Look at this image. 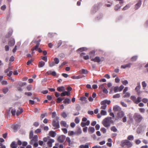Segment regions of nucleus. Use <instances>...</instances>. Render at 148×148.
<instances>
[{"instance_id":"obj_1","label":"nucleus","mask_w":148,"mask_h":148,"mask_svg":"<svg viewBox=\"0 0 148 148\" xmlns=\"http://www.w3.org/2000/svg\"><path fill=\"white\" fill-rule=\"evenodd\" d=\"M113 122L111 117H107L103 120L102 123L103 126L106 127H108L110 126L111 123Z\"/></svg>"},{"instance_id":"obj_2","label":"nucleus","mask_w":148,"mask_h":148,"mask_svg":"<svg viewBox=\"0 0 148 148\" xmlns=\"http://www.w3.org/2000/svg\"><path fill=\"white\" fill-rule=\"evenodd\" d=\"M133 118L136 122L138 123L140 122L143 119L141 115L138 113H135L134 114Z\"/></svg>"},{"instance_id":"obj_3","label":"nucleus","mask_w":148,"mask_h":148,"mask_svg":"<svg viewBox=\"0 0 148 148\" xmlns=\"http://www.w3.org/2000/svg\"><path fill=\"white\" fill-rule=\"evenodd\" d=\"M110 103V101L109 100H105L101 102V105H102L100 108L101 109L105 110L106 109L107 105L106 104H109Z\"/></svg>"},{"instance_id":"obj_4","label":"nucleus","mask_w":148,"mask_h":148,"mask_svg":"<svg viewBox=\"0 0 148 148\" xmlns=\"http://www.w3.org/2000/svg\"><path fill=\"white\" fill-rule=\"evenodd\" d=\"M52 125L55 127L54 129H55L60 128L59 122L58 120L56 121L54 119L53 120L52 122Z\"/></svg>"},{"instance_id":"obj_5","label":"nucleus","mask_w":148,"mask_h":148,"mask_svg":"<svg viewBox=\"0 0 148 148\" xmlns=\"http://www.w3.org/2000/svg\"><path fill=\"white\" fill-rule=\"evenodd\" d=\"M38 137L37 135H35L32 138L31 140H30L29 143L31 145H32L34 144V142H37L38 141Z\"/></svg>"},{"instance_id":"obj_6","label":"nucleus","mask_w":148,"mask_h":148,"mask_svg":"<svg viewBox=\"0 0 148 148\" xmlns=\"http://www.w3.org/2000/svg\"><path fill=\"white\" fill-rule=\"evenodd\" d=\"M65 136L63 135H62L60 136L58 138V141L60 143H62L64 142L65 139Z\"/></svg>"},{"instance_id":"obj_7","label":"nucleus","mask_w":148,"mask_h":148,"mask_svg":"<svg viewBox=\"0 0 148 148\" xmlns=\"http://www.w3.org/2000/svg\"><path fill=\"white\" fill-rule=\"evenodd\" d=\"M125 115L124 112L121 110L117 113L118 117L119 118H121L124 116Z\"/></svg>"},{"instance_id":"obj_8","label":"nucleus","mask_w":148,"mask_h":148,"mask_svg":"<svg viewBox=\"0 0 148 148\" xmlns=\"http://www.w3.org/2000/svg\"><path fill=\"white\" fill-rule=\"evenodd\" d=\"M60 124L62 127L66 128H68L69 127V125L67 124L66 123L65 121H61L60 122Z\"/></svg>"},{"instance_id":"obj_9","label":"nucleus","mask_w":148,"mask_h":148,"mask_svg":"<svg viewBox=\"0 0 148 148\" xmlns=\"http://www.w3.org/2000/svg\"><path fill=\"white\" fill-rule=\"evenodd\" d=\"M70 93L68 92L65 91H63V92L60 94V96L61 97H64L66 95L69 96L70 95Z\"/></svg>"},{"instance_id":"obj_10","label":"nucleus","mask_w":148,"mask_h":148,"mask_svg":"<svg viewBox=\"0 0 148 148\" xmlns=\"http://www.w3.org/2000/svg\"><path fill=\"white\" fill-rule=\"evenodd\" d=\"M91 60L94 62H97L99 63L101 61V59L99 57L97 56L94 58H91Z\"/></svg>"},{"instance_id":"obj_11","label":"nucleus","mask_w":148,"mask_h":148,"mask_svg":"<svg viewBox=\"0 0 148 148\" xmlns=\"http://www.w3.org/2000/svg\"><path fill=\"white\" fill-rule=\"evenodd\" d=\"M113 110L115 112H119L121 110V109L119 106H115L114 107Z\"/></svg>"},{"instance_id":"obj_12","label":"nucleus","mask_w":148,"mask_h":148,"mask_svg":"<svg viewBox=\"0 0 148 148\" xmlns=\"http://www.w3.org/2000/svg\"><path fill=\"white\" fill-rule=\"evenodd\" d=\"M141 4V1L139 0L138 3L135 5V9L136 10L138 9L140 6Z\"/></svg>"},{"instance_id":"obj_13","label":"nucleus","mask_w":148,"mask_h":148,"mask_svg":"<svg viewBox=\"0 0 148 148\" xmlns=\"http://www.w3.org/2000/svg\"><path fill=\"white\" fill-rule=\"evenodd\" d=\"M54 142V140L51 139L49 140L47 143L48 147H52V143Z\"/></svg>"},{"instance_id":"obj_14","label":"nucleus","mask_w":148,"mask_h":148,"mask_svg":"<svg viewBox=\"0 0 148 148\" xmlns=\"http://www.w3.org/2000/svg\"><path fill=\"white\" fill-rule=\"evenodd\" d=\"M132 64L131 63H129L127 64H125L123 65H121V68L125 69L126 68H130L131 67V65Z\"/></svg>"},{"instance_id":"obj_15","label":"nucleus","mask_w":148,"mask_h":148,"mask_svg":"<svg viewBox=\"0 0 148 148\" xmlns=\"http://www.w3.org/2000/svg\"><path fill=\"white\" fill-rule=\"evenodd\" d=\"M17 144H16L15 141H13L11 144L10 146L11 148H17Z\"/></svg>"},{"instance_id":"obj_16","label":"nucleus","mask_w":148,"mask_h":148,"mask_svg":"<svg viewBox=\"0 0 148 148\" xmlns=\"http://www.w3.org/2000/svg\"><path fill=\"white\" fill-rule=\"evenodd\" d=\"M71 102L70 99L66 98L63 101V103L66 104H69Z\"/></svg>"},{"instance_id":"obj_17","label":"nucleus","mask_w":148,"mask_h":148,"mask_svg":"<svg viewBox=\"0 0 148 148\" xmlns=\"http://www.w3.org/2000/svg\"><path fill=\"white\" fill-rule=\"evenodd\" d=\"M127 140H122L121 141V145L122 147H124V146L126 145L127 142Z\"/></svg>"},{"instance_id":"obj_18","label":"nucleus","mask_w":148,"mask_h":148,"mask_svg":"<svg viewBox=\"0 0 148 148\" xmlns=\"http://www.w3.org/2000/svg\"><path fill=\"white\" fill-rule=\"evenodd\" d=\"M57 89V90L60 92H63L65 90L64 87L62 86L58 87Z\"/></svg>"},{"instance_id":"obj_19","label":"nucleus","mask_w":148,"mask_h":148,"mask_svg":"<svg viewBox=\"0 0 148 148\" xmlns=\"http://www.w3.org/2000/svg\"><path fill=\"white\" fill-rule=\"evenodd\" d=\"M79 148H89L88 144L86 143L85 145H81L79 146Z\"/></svg>"},{"instance_id":"obj_20","label":"nucleus","mask_w":148,"mask_h":148,"mask_svg":"<svg viewBox=\"0 0 148 148\" xmlns=\"http://www.w3.org/2000/svg\"><path fill=\"white\" fill-rule=\"evenodd\" d=\"M23 112V110L22 108H19L16 112V115L18 116Z\"/></svg>"},{"instance_id":"obj_21","label":"nucleus","mask_w":148,"mask_h":148,"mask_svg":"<svg viewBox=\"0 0 148 148\" xmlns=\"http://www.w3.org/2000/svg\"><path fill=\"white\" fill-rule=\"evenodd\" d=\"M45 64V63L42 61H41L39 62L38 64V66L39 67H43Z\"/></svg>"},{"instance_id":"obj_22","label":"nucleus","mask_w":148,"mask_h":148,"mask_svg":"<svg viewBox=\"0 0 148 148\" xmlns=\"http://www.w3.org/2000/svg\"><path fill=\"white\" fill-rule=\"evenodd\" d=\"M14 41L13 40H10L8 42V44L10 46H13L14 45Z\"/></svg>"},{"instance_id":"obj_23","label":"nucleus","mask_w":148,"mask_h":148,"mask_svg":"<svg viewBox=\"0 0 148 148\" xmlns=\"http://www.w3.org/2000/svg\"><path fill=\"white\" fill-rule=\"evenodd\" d=\"M49 134L50 136L52 137H54L56 135L55 132L53 131H51L49 132Z\"/></svg>"},{"instance_id":"obj_24","label":"nucleus","mask_w":148,"mask_h":148,"mask_svg":"<svg viewBox=\"0 0 148 148\" xmlns=\"http://www.w3.org/2000/svg\"><path fill=\"white\" fill-rule=\"evenodd\" d=\"M95 53V51H92L90 52L89 53L90 55V58H91L93 57L94 56Z\"/></svg>"},{"instance_id":"obj_25","label":"nucleus","mask_w":148,"mask_h":148,"mask_svg":"<svg viewBox=\"0 0 148 148\" xmlns=\"http://www.w3.org/2000/svg\"><path fill=\"white\" fill-rule=\"evenodd\" d=\"M80 100L82 101H84L85 103H87L88 102L87 98L84 97H80Z\"/></svg>"},{"instance_id":"obj_26","label":"nucleus","mask_w":148,"mask_h":148,"mask_svg":"<svg viewBox=\"0 0 148 148\" xmlns=\"http://www.w3.org/2000/svg\"><path fill=\"white\" fill-rule=\"evenodd\" d=\"M95 130L93 127H89L88 128V131L91 132L92 133H93L95 131Z\"/></svg>"},{"instance_id":"obj_27","label":"nucleus","mask_w":148,"mask_h":148,"mask_svg":"<svg viewBox=\"0 0 148 148\" xmlns=\"http://www.w3.org/2000/svg\"><path fill=\"white\" fill-rule=\"evenodd\" d=\"M141 97H137V99L136 100L135 103L138 104L141 101Z\"/></svg>"},{"instance_id":"obj_28","label":"nucleus","mask_w":148,"mask_h":148,"mask_svg":"<svg viewBox=\"0 0 148 148\" xmlns=\"http://www.w3.org/2000/svg\"><path fill=\"white\" fill-rule=\"evenodd\" d=\"M82 130L81 129L79 128L77 130V132L75 133V134H76L77 135H79L80 134L82 133Z\"/></svg>"},{"instance_id":"obj_29","label":"nucleus","mask_w":148,"mask_h":148,"mask_svg":"<svg viewBox=\"0 0 148 148\" xmlns=\"http://www.w3.org/2000/svg\"><path fill=\"white\" fill-rule=\"evenodd\" d=\"M132 143L129 140H127V142L126 145L128 147H130L132 146Z\"/></svg>"},{"instance_id":"obj_30","label":"nucleus","mask_w":148,"mask_h":148,"mask_svg":"<svg viewBox=\"0 0 148 148\" xmlns=\"http://www.w3.org/2000/svg\"><path fill=\"white\" fill-rule=\"evenodd\" d=\"M26 84V83L25 82H20L18 83V85H19L21 87L25 85Z\"/></svg>"},{"instance_id":"obj_31","label":"nucleus","mask_w":148,"mask_h":148,"mask_svg":"<svg viewBox=\"0 0 148 148\" xmlns=\"http://www.w3.org/2000/svg\"><path fill=\"white\" fill-rule=\"evenodd\" d=\"M125 95L123 96L124 98H128L130 97V94L128 92H125Z\"/></svg>"},{"instance_id":"obj_32","label":"nucleus","mask_w":148,"mask_h":148,"mask_svg":"<svg viewBox=\"0 0 148 148\" xmlns=\"http://www.w3.org/2000/svg\"><path fill=\"white\" fill-rule=\"evenodd\" d=\"M111 131L114 132H116L117 131V129L115 126H112L111 127Z\"/></svg>"},{"instance_id":"obj_33","label":"nucleus","mask_w":148,"mask_h":148,"mask_svg":"<svg viewBox=\"0 0 148 148\" xmlns=\"http://www.w3.org/2000/svg\"><path fill=\"white\" fill-rule=\"evenodd\" d=\"M54 63L55 64H58L59 62V60L57 58H56L54 59Z\"/></svg>"},{"instance_id":"obj_34","label":"nucleus","mask_w":148,"mask_h":148,"mask_svg":"<svg viewBox=\"0 0 148 148\" xmlns=\"http://www.w3.org/2000/svg\"><path fill=\"white\" fill-rule=\"evenodd\" d=\"M87 49V48L85 47H82L79 49L77 50L78 51H85Z\"/></svg>"},{"instance_id":"obj_35","label":"nucleus","mask_w":148,"mask_h":148,"mask_svg":"<svg viewBox=\"0 0 148 148\" xmlns=\"http://www.w3.org/2000/svg\"><path fill=\"white\" fill-rule=\"evenodd\" d=\"M100 114L101 115H106L107 112L106 111L102 110L101 111Z\"/></svg>"},{"instance_id":"obj_36","label":"nucleus","mask_w":148,"mask_h":148,"mask_svg":"<svg viewBox=\"0 0 148 148\" xmlns=\"http://www.w3.org/2000/svg\"><path fill=\"white\" fill-rule=\"evenodd\" d=\"M72 78L73 79H78L82 78V77L81 75H79L78 76H72Z\"/></svg>"},{"instance_id":"obj_37","label":"nucleus","mask_w":148,"mask_h":148,"mask_svg":"<svg viewBox=\"0 0 148 148\" xmlns=\"http://www.w3.org/2000/svg\"><path fill=\"white\" fill-rule=\"evenodd\" d=\"M40 45V43L38 42H37V43L36 44V45L35 46L32 48L33 49H34V50H37V49L38 48L39 45Z\"/></svg>"},{"instance_id":"obj_38","label":"nucleus","mask_w":148,"mask_h":148,"mask_svg":"<svg viewBox=\"0 0 148 148\" xmlns=\"http://www.w3.org/2000/svg\"><path fill=\"white\" fill-rule=\"evenodd\" d=\"M81 71L82 73L84 74H86L88 73V71L86 70L83 69L82 70L79 71V72Z\"/></svg>"},{"instance_id":"obj_39","label":"nucleus","mask_w":148,"mask_h":148,"mask_svg":"<svg viewBox=\"0 0 148 148\" xmlns=\"http://www.w3.org/2000/svg\"><path fill=\"white\" fill-rule=\"evenodd\" d=\"M137 56H134L132 57L131 58V60L132 61H135L137 59Z\"/></svg>"},{"instance_id":"obj_40","label":"nucleus","mask_w":148,"mask_h":148,"mask_svg":"<svg viewBox=\"0 0 148 148\" xmlns=\"http://www.w3.org/2000/svg\"><path fill=\"white\" fill-rule=\"evenodd\" d=\"M130 98L135 103L136 100V97L134 96H132Z\"/></svg>"},{"instance_id":"obj_41","label":"nucleus","mask_w":148,"mask_h":148,"mask_svg":"<svg viewBox=\"0 0 148 148\" xmlns=\"http://www.w3.org/2000/svg\"><path fill=\"white\" fill-rule=\"evenodd\" d=\"M69 136H72L74 134H75V133L73 131H69L68 133Z\"/></svg>"},{"instance_id":"obj_42","label":"nucleus","mask_w":148,"mask_h":148,"mask_svg":"<svg viewBox=\"0 0 148 148\" xmlns=\"http://www.w3.org/2000/svg\"><path fill=\"white\" fill-rule=\"evenodd\" d=\"M66 141L68 143L69 145H70L71 144V141L70 138L69 137H67L66 139Z\"/></svg>"},{"instance_id":"obj_43","label":"nucleus","mask_w":148,"mask_h":148,"mask_svg":"<svg viewBox=\"0 0 148 148\" xmlns=\"http://www.w3.org/2000/svg\"><path fill=\"white\" fill-rule=\"evenodd\" d=\"M62 116L64 118H65L67 116V115L65 112H63L61 114Z\"/></svg>"},{"instance_id":"obj_44","label":"nucleus","mask_w":148,"mask_h":148,"mask_svg":"<svg viewBox=\"0 0 148 148\" xmlns=\"http://www.w3.org/2000/svg\"><path fill=\"white\" fill-rule=\"evenodd\" d=\"M114 91L115 92H117L118 91H119V88L118 86H116L114 88Z\"/></svg>"},{"instance_id":"obj_45","label":"nucleus","mask_w":148,"mask_h":148,"mask_svg":"<svg viewBox=\"0 0 148 148\" xmlns=\"http://www.w3.org/2000/svg\"><path fill=\"white\" fill-rule=\"evenodd\" d=\"M8 89L7 88H5L3 89V93L4 94L8 92Z\"/></svg>"},{"instance_id":"obj_46","label":"nucleus","mask_w":148,"mask_h":148,"mask_svg":"<svg viewBox=\"0 0 148 148\" xmlns=\"http://www.w3.org/2000/svg\"><path fill=\"white\" fill-rule=\"evenodd\" d=\"M127 139L129 140H133L134 139V137L132 135H130L127 137Z\"/></svg>"},{"instance_id":"obj_47","label":"nucleus","mask_w":148,"mask_h":148,"mask_svg":"<svg viewBox=\"0 0 148 148\" xmlns=\"http://www.w3.org/2000/svg\"><path fill=\"white\" fill-rule=\"evenodd\" d=\"M120 97V95L119 94H117L114 95L113 98H119Z\"/></svg>"},{"instance_id":"obj_48","label":"nucleus","mask_w":148,"mask_h":148,"mask_svg":"<svg viewBox=\"0 0 148 148\" xmlns=\"http://www.w3.org/2000/svg\"><path fill=\"white\" fill-rule=\"evenodd\" d=\"M62 101V99L60 97H58L57 99L56 102L57 103H60Z\"/></svg>"},{"instance_id":"obj_49","label":"nucleus","mask_w":148,"mask_h":148,"mask_svg":"<svg viewBox=\"0 0 148 148\" xmlns=\"http://www.w3.org/2000/svg\"><path fill=\"white\" fill-rule=\"evenodd\" d=\"M33 132L32 131L30 132L29 135V138L30 139H31V138H32L33 137Z\"/></svg>"},{"instance_id":"obj_50","label":"nucleus","mask_w":148,"mask_h":148,"mask_svg":"<svg viewBox=\"0 0 148 148\" xmlns=\"http://www.w3.org/2000/svg\"><path fill=\"white\" fill-rule=\"evenodd\" d=\"M101 131L103 132V133H105L106 132V129L104 128H101L100 129Z\"/></svg>"},{"instance_id":"obj_51","label":"nucleus","mask_w":148,"mask_h":148,"mask_svg":"<svg viewBox=\"0 0 148 148\" xmlns=\"http://www.w3.org/2000/svg\"><path fill=\"white\" fill-rule=\"evenodd\" d=\"M1 84L3 85H6L8 84V83L6 81L3 80L1 81Z\"/></svg>"},{"instance_id":"obj_52","label":"nucleus","mask_w":148,"mask_h":148,"mask_svg":"<svg viewBox=\"0 0 148 148\" xmlns=\"http://www.w3.org/2000/svg\"><path fill=\"white\" fill-rule=\"evenodd\" d=\"M16 110L15 109H13L11 111V113L12 115L14 116L15 115L16 113Z\"/></svg>"},{"instance_id":"obj_53","label":"nucleus","mask_w":148,"mask_h":148,"mask_svg":"<svg viewBox=\"0 0 148 148\" xmlns=\"http://www.w3.org/2000/svg\"><path fill=\"white\" fill-rule=\"evenodd\" d=\"M25 95H27V96H31V95H32V94L31 92H25Z\"/></svg>"},{"instance_id":"obj_54","label":"nucleus","mask_w":148,"mask_h":148,"mask_svg":"<svg viewBox=\"0 0 148 148\" xmlns=\"http://www.w3.org/2000/svg\"><path fill=\"white\" fill-rule=\"evenodd\" d=\"M121 104L122 105V106L124 107H127V104L124 103V102L123 101H121Z\"/></svg>"},{"instance_id":"obj_55","label":"nucleus","mask_w":148,"mask_h":148,"mask_svg":"<svg viewBox=\"0 0 148 148\" xmlns=\"http://www.w3.org/2000/svg\"><path fill=\"white\" fill-rule=\"evenodd\" d=\"M122 82L123 83V84L125 85H126L128 84V81L127 80H125L123 81H122Z\"/></svg>"},{"instance_id":"obj_56","label":"nucleus","mask_w":148,"mask_h":148,"mask_svg":"<svg viewBox=\"0 0 148 148\" xmlns=\"http://www.w3.org/2000/svg\"><path fill=\"white\" fill-rule=\"evenodd\" d=\"M140 88V83H139L138 84V86H137L135 88V90L138 91V90H139V89Z\"/></svg>"},{"instance_id":"obj_57","label":"nucleus","mask_w":148,"mask_h":148,"mask_svg":"<svg viewBox=\"0 0 148 148\" xmlns=\"http://www.w3.org/2000/svg\"><path fill=\"white\" fill-rule=\"evenodd\" d=\"M62 130L63 132L65 134H66L67 133V130L66 128H62Z\"/></svg>"},{"instance_id":"obj_58","label":"nucleus","mask_w":148,"mask_h":148,"mask_svg":"<svg viewBox=\"0 0 148 148\" xmlns=\"http://www.w3.org/2000/svg\"><path fill=\"white\" fill-rule=\"evenodd\" d=\"M145 109L143 108H140L139 109V110L141 113H143L145 112Z\"/></svg>"},{"instance_id":"obj_59","label":"nucleus","mask_w":148,"mask_h":148,"mask_svg":"<svg viewBox=\"0 0 148 148\" xmlns=\"http://www.w3.org/2000/svg\"><path fill=\"white\" fill-rule=\"evenodd\" d=\"M33 60L32 59L29 60L27 63V65H29L31 64L33 61Z\"/></svg>"},{"instance_id":"obj_60","label":"nucleus","mask_w":148,"mask_h":148,"mask_svg":"<svg viewBox=\"0 0 148 148\" xmlns=\"http://www.w3.org/2000/svg\"><path fill=\"white\" fill-rule=\"evenodd\" d=\"M142 101L143 103H146L148 101V99L146 98H144L142 99Z\"/></svg>"},{"instance_id":"obj_61","label":"nucleus","mask_w":148,"mask_h":148,"mask_svg":"<svg viewBox=\"0 0 148 148\" xmlns=\"http://www.w3.org/2000/svg\"><path fill=\"white\" fill-rule=\"evenodd\" d=\"M75 121L76 123H78L79 122V119L77 117L75 118Z\"/></svg>"},{"instance_id":"obj_62","label":"nucleus","mask_w":148,"mask_h":148,"mask_svg":"<svg viewBox=\"0 0 148 148\" xmlns=\"http://www.w3.org/2000/svg\"><path fill=\"white\" fill-rule=\"evenodd\" d=\"M103 91L104 93H105L106 94H107L108 92L107 90L105 88L103 89Z\"/></svg>"},{"instance_id":"obj_63","label":"nucleus","mask_w":148,"mask_h":148,"mask_svg":"<svg viewBox=\"0 0 148 148\" xmlns=\"http://www.w3.org/2000/svg\"><path fill=\"white\" fill-rule=\"evenodd\" d=\"M55 65V63H54V62H53L50 63H49V65L50 67H52Z\"/></svg>"},{"instance_id":"obj_64","label":"nucleus","mask_w":148,"mask_h":148,"mask_svg":"<svg viewBox=\"0 0 148 148\" xmlns=\"http://www.w3.org/2000/svg\"><path fill=\"white\" fill-rule=\"evenodd\" d=\"M56 116V112H53L52 113V118H54Z\"/></svg>"}]
</instances>
